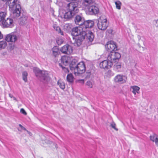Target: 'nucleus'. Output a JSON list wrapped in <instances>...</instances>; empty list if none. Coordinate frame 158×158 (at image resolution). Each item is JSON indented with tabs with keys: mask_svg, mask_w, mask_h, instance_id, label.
<instances>
[{
	"mask_svg": "<svg viewBox=\"0 0 158 158\" xmlns=\"http://www.w3.org/2000/svg\"><path fill=\"white\" fill-rule=\"evenodd\" d=\"M4 1H7L9 8L12 11L11 17L17 19L20 15L21 9V6L19 1L17 0H2Z\"/></svg>",
	"mask_w": 158,
	"mask_h": 158,
	"instance_id": "nucleus-1",
	"label": "nucleus"
},
{
	"mask_svg": "<svg viewBox=\"0 0 158 158\" xmlns=\"http://www.w3.org/2000/svg\"><path fill=\"white\" fill-rule=\"evenodd\" d=\"M78 3L77 2H71L67 6V11L64 15V18L66 20L70 19L78 13L79 10L78 8Z\"/></svg>",
	"mask_w": 158,
	"mask_h": 158,
	"instance_id": "nucleus-2",
	"label": "nucleus"
},
{
	"mask_svg": "<svg viewBox=\"0 0 158 158\" xmlns=\"http://www.w3.org/2000/svg\"><path fill=\"white\" fill-rule=\"evenodd\" d=\"M97 26L99 29L104 30L108 26L107 20L104 16H101L97 20Z\"/></svg>",
	"mask_w": 158,
	"mask_h": 158,
	"instance_id": "nucleus-3",
	"label": "nucleus"
},
{
	"mask_svg": "<svg viewBox=\"0 0 158 158\" xmlns=\"http://www.w3.org/2000/svg\"><path fill=\"white\" fill-rule=\"evenodd\" d=\"M121 57L120 54L118 52H110L108 55L107 60L113 64V63H115Z\"/></svg>",
	"mask_w": 158,
	"mask_h": 158,
	"instance_id": "nucleus-4",
	"label": "nucleus"
},
{
	"mask_svg": "<svg viewBox=\"0 0 158 158\" xmlns=\"http://www.w3.org/2000/svg\"><path fill=\"white\" fill-rule=\"evenodd\" d=\"M86 35V32H84L83 33L81 36L80 35L78 36H77L76 38L73 37L74 42H73L72 41V42L75 46H80L81 44L82 41L85 39Z\"/></svg>",
	"mask_w": 158,
	"mask_h": 158,
	"instance_id": "nucleus-5",
	"label": "nucleus"
},
{
	"mask_svg": "<svg viewBox=\"0 0 158 158\" xmlns=\"http://www.w3.org/2000/svg\"><path fill=\"white\" fill-rule=\"evenodd\" d=\"M19 38V35L17 32H12L7 35L5 40L7 42H15Z\"/></svg>",
	"mask_w": 158,
	"mask_h": 158,
	"instance_id": "nucleus-6",
	"label": "nucleus"
},
{
	"mask_svg": "<svg viewBox=\"0 0 158 158\" xmlns=\"http://www.w3.org/2000/svg\"><path fill=\"white\" fill-rule=\"evenodd\" d=\"M86 69L85 65L83 62H81L77 64L76 69H75L74 73L82 74L84 73Z\"/></svg>",
	"mask_w": 158,
	"mask_h": 158,
	"instance_id": "nucleus-7",
	"label": "nucleus"
},
{
	"mask_svg": "<svg viewBox=\"0 0 158 158\" xmlns=\"http://www.w3.org/2000/svg\"><path fill=\"white\" fill-rule=\"evenodd\" d=\"M99 12V9L98 7L93 4L89 6L86 13L88 15H93L98 14Z\"/></svg>",
	"mask_w": 158,
	"mask_h": 158,
	"instance_id": "nucleus-8",
	"label": "nucleus"
},
{
	"mask_svg": "<svg viewBox=\"0 0 158 158\" xmlns=\"http://www.w3.org/2000/svg\"><path fill=\"white\" fill-rule=\"evenodd\" d=\"M106 47L107 48V51L109 52H115L117 49L116 43L112 41L108 42L106 45Z\"/></svg>",
	"mask_w": 158,
	"mask_h": 158,
	"instance_id": "nucleus-9",
	"label": "nucleus"
},
{
	"mask_svg": "<svg viewBox=\"0 0 158 158\" xmlns=\"http://www.w3.org/2000/svg\"><path fill=\"white\" fill-rule=\"evenodd\" d=\"M41 81L44 83H46L49 81L50 78L48 73L47 71H43L41 74L38 78Z\"/></svg>",
	"mask_w": 158,
	"mask_h": 158,
	"instance_id": "nucleus-10",
	"label": "nucleus"
},
{
	"mask_svg": "<svg viewBox=\"0 0 158 158\" xmlns=\"http://www.w3.org/2000/svg\"><path fill=\"white\" fill-rule=\"evenodd\" d=\"M83 29L82 27H75L72 29L71 34L73 36L76 37L80 35L81 36L83 33L86 32L83 30Z\"/></svg>",
	"mask_w": 158,
	"mask_h": 158,
	"instance_id": "nucleus-11",
	"label": "nucleus"
},
{
	"mask_svg": "<svg viewBox=\"0 0 158 158\" xmlns=\"http://www.w3.org/2000/svg\"><path fill=\"white\" fill-rule=\"evenodd\" d=\"M60 51L63 53L70 54L73 52V47L68 44H66L61 48Z\"/></svg>",
	"mask_w": 158,
	"mask_h": 158,
	"instance_id": "nucleus-12",
	"label": "nucleus"
},
{
	"mask_svg": "<svg viewBox=\"0 0 158 158\" xmlns=\"http://www.w3.org/2000/svg\"><path fill=\"white\" fill-rule=\"evenodd\" d=\"M84 18L81 15H77L75 17L74 22L76 24L82 27L85 22Z\"/></svg>",
	"mask_w": 158,
	"mask_h": 158,
	"instance_id": "nucleus-13",
	"label": "nucleus"
},
{
	"mask_svg": "<svg viewBox=\"0 0 158 158\" xmlns=\"http://www.w3.org/2000/svg\"><path fill=\"white\" fill-rule=\"evenodd\" d=\"M126 79L127 77L121 74H118L114 78V81L115 82L120 84L125 83Z\"/></svg>",
	"mask_w": 158,
	"mask_h": 158,
	"instance_id": "nucleus-14",
	"label": "nucleus"
},
{
	"mask_svg": "<svg viewBox=\"0 0 158 158\" xmlns=\"http://www.w3.org/2000/svg\"><path fill=\"white\" fill-rule=\"evenodd\" d=\"M4 27L11 28L14 26L13 21L11 18H7L2 21V24Z\"/></svg>",
	"mask_w": 158,
	"mask_h": 158,
	"instance_id": "nucleus-15",
	"label": "nucleus"
},
{
	"mask_svg": "<svg viewBox=\"0 0 158 158\" xmlns=\"http://www.w3.org/2000/svg\"><path fill=\"white\" fill-rule=\"evenodd\" d=\"M113 64L110 63L109 61L106 60H104L99 64V66L101 68L110 69L112 66Z\"/></svg>",
	"mask_w": 158,
	"mask_h": 158,
	"instance_id": "nucleus-16",
	"label": "nucleus"
},
{
	"mask_svg": "<svg viewBox=\"0 0 158 158\" xmlns=\"http://www.w3.org/2000/svg\"><path fill=\"white\" fill-rule=\"evenodd\" d=\"M94 25V22L92 20H85L82 26L83 29L89 28L92 27Z\"/></svg>",
	"mask_w": 158,
	"mask_h": 158,
	"instance_id": "nucleus-17",
	"label": "nucleus"
},
{
	"mask_svg": "<svg viewBox=\"0 0 158 158\" xmlns=\"http://www.w3.org/2000/svg\"><path fill=\"white\" fill-rule=\"evenodd\" d=\"M77 61L75 59L73 60L69 64L70 69L71 70L75 72V69H76L77 66Z\"/></svg>",
	"mask_w": 158,
	"mask_h": 158,
	"instance_id": "nucleus-18",
	"label": "nucleus"
},
{
	"mask_svg": "<svg viewBox=\"0 0 158 158\" xmlns=\"http://www.w3.org/2000/svg\"><path fill=\"white\" fill-rule=\"evenodd\" d=\"M86 37L88 40L90 42H92L93 41L94 36L93 33L91 31H89L88 33H86V35L85 37Z\"/></svg>",
	"mask_w": 158,
	"mask_h": 158,
	"instance_id": "nucleus-19",
	"label": "nucleus"
},
{
	"mask_svg": "<svg viewBox=\"0 0 158 158\" xmlns=\"http://www.w3.org/2000/svg\"><path fill=\"white\" fill-rule=\"evenodd\" d=\"M83 4L85 6H89L94 4V0H83Z\"/></svg>",
	"mask_w": 158,
	"mask_h": 158,
	"instance_id": "nucleus-20",
	"label": "nucleus"
},
{
	"mask_svg": "<svg viewBox=\"0 0 158 158\" xmlns=\"http://www.w3.org/2000/svg\"><path fill=\"white\" fill-rule=\"evenodd\" d=\"M52 54L53 56L55 57L56 56L60 53V51L59 49L57 47H55L53 48L52 49Z\"/></svg>",
	"mask_w": 158,
	"mask_h": 158,
	"instance_id": "nucleus-21",
	"label": "nucleus"
},
{
	"mask_svg": "<svg viewBox=\"0 0 158 158\" xmlns=\"http://www.w3.org/2000/svg\"><path fill=\"white\" fill-rule=\"evenodd\" d=\"M6 13L4 12H0V25L2 24V21H4L6 17Z\"/></svg>",
	"mask_w": 158,
	"mask_h": 158,
	"instance_id": "nucleus-22",
	"label": "nucleus"
},
{
	"mask_svg": "<svg viewBox=\"0 0 158 158\" xmlns=\"http://www.w3.org/2000/svg\"><path fill=\"white\" fill-rule=\"evenodd\" d=\"M33 71L34 72L35 76L38 78L41 74V72L42 71L40 70L37 68H34L33 69Z\"/></svg>",
	"mask_w": 158,
	"mask_h": 158,
	"instance_id": "nucleus-23",
	"label": "nucleus"
},
{
	"mask_svg": "<svg viewBox=\"0 0 158 158\" xmlns=\"http://www.w3.org/2000/svg\"><path fill=\"white\" fill-rule=\"evenodd\" d=\"M61 61L62 64L65 66L68 65L69 64L68 58L66 57H62L61 59Z\"/></svg>",
	"mask_w": 158,
	"mask_h": 158,
	"instance_id": "nucleus-24",
	"label": "nucleus"
},
{
	"mask_svg": "<svg viewBox=\"0 0 158 158\" xmlns=\"http://www.w3.org/2000/svg\"><path fill=\"white\" fill-rule=\"evenodd\" d=\"M27 17L26 16H23L21 17L19 19V23L22 25H24L27 22Z\"/></svg>",
	"mask_w": 158,
	"mask_h": 158,
	"instance_id": "nucleus-25",
	"label": "nucleus"
},
{
	"mask_svg": "<svg viewBox=\"0 0 158 158\" xmlns=\"http://www.w3.org/2000/svg\"><path fill=\"white\" fill-rule=\"evenodd\" d=\"M131 88L132 90V92L134 94H136V93L138 94L139 93V92L140 88L139 87L136 86H131Z\"/></svg>",
	"mask_w": 158,
	"mask_h": 158,
	"instance_id": "nucleus-26",
	"label": "nucleus"
},
{
	"mask_svg": "<svg viewBox=\"0 0 158 158\" xmlns=\"http://www.w3.org/2000/svg\"><path fill=\"white\" fill-rule=\"evenodd\" d=\"M121 66V63L120 62H117L114 65V68L115 70L118 72L120 70Z\"/></svg>",
	"mask_w": 158,
	"mask_h": 158,
	"instance_id": "nucleus-27",
	"label": "nucleus"
},
{
	"mask_svg": "<svg viewBox=\"0 0 158 158\" xmlns=\"http://www.w3.org/2000/svg\"><path fill=\"white\" fill-rule=\"evenodd\" d=\"M73 77L72 74H68L67 76V81L69 82H72L73 81Z\"/></svg>",
	"mask_w": 158,
	"mask_h": 158,
	"instance_id": "nucleus-28",
	"label": "nucleus"
},
{
	"mask_svg": "<svg viewBox=\"0 0 158 158\" xmlns=\"http://www.w3.org/2000/svg\"><path fill=\"white\" fill-rule=\"evenodd\" d=\"M22 76L23 80L25 82H27V77L28 76V73L27 72L24 71L22 72Z\"/></svg>",
	"mask_w": 158,
	"mask_h": 158,
	"instance_id": "nucleus-29",
	"label": "nucleus"
},
{
	"mask_svg": "<svg viewBox=\"0 0 158 158\" xmlns=\"http://www.w3.org/2000/svg\"><path fill=\"white\" fill-rule=\"evenodd\" d=\"M7 45V43L5 41H0V50L2 48H4Z\"/></svg>",
	"mask_w": 158,
	"mask_h": 158,
	"instance_id": "nucleus-30",
	"label": "nucleus"
},
{
	"mask_svg": "<svg viewBox=\"0 0 158 158\" xmlns=\"http://www.w3.org/2000/svg\"><path fill=\"white\" fill-rule=\"evenodd\" d=\"M57 83L61 89H64L65 88V84L64 82L62 81H58L57 82Z\"/></svg>",
	"mask_w": 158,
	"mask_h": 158,
	"instance_id": "nucleus-31",
	"label": "nucleus"
},
{
	"mask_svg": "<svg viewBox=\"0 0 158 158\" xmlns=\"http://www.w3.org/2000/svg\"><path fill=\"white\" fill-rule=\"evenodd\" d=\"M115 4L116 5V8L118 9H121V6L122 5V3L119 1H117L115 2Z\"/></svg>",
	"mask_w": 158,
	"mask_h": 158,
	"instance_id": "nucleus-32",
	"label": "nucleus"
},
{
	"mask_svg": "<svg viewBox=\"0 0 158 158\" xmlns=\"http://www.w3.org/2000/svg\"><path fill=\"white\" fill-rule=\"evenodd\" d=\"M55 29L59 34H60L62 35H64L63 32L61 30L60 28L58 27H54Z\"/></svg>",
	"mask_w": 158,
	"mask_h": 158,
	"instance_id": "nucleus-33",
	"label": "nucleus"
},
{
	"mask_svg": "<svg viewBox=\"0 0 158 158\" xmlns=\"http://www.w3.org/2000/svg\"><path fill=\"white\" fill-rule=\"evenodd\" d=\"M91 75V71L89 70H88L86 71L85 74V78L86 79L89 78Z\"/></svg>",
	"mask_w": 158,
	"mask_h": 158,
	"instance_id": "nucleus-34",
	"label": "nucleus"
},
{
	"mask_svg": "<svg viewBox=\"0 0 158 158\" xmlns=\"http://www.w3.org/2000/svg\"><path fill=\"white\" fill-rule=\"evenodd\" d=\"M59 65L60 67L62 68L63 71L65 73H68L69 72V70L67 68L64 67L60 63H59Z\"/></svg>",
	"mask_w": 158,
	"mask_h": 158,
	"instance_id": "nucleus-35",
	"label": "nucleus"
},
{
	"mask_svg": "<svg viewBox=\"0 0 158 158\" xmlns=\"http://www.w3.org/2000/svg\"><path fill=\"white\" fill-rule=\"evenodd\" d=\"M157 137V135L156 134H153L150 137V140L152 142H154L155 139Z\"/></svg>",
	"mask_w": 158,
	"mask_h": 158,
	"instance_id": "nucleus-36",
	"label": "nucleus"
},
{
	"mask_svg": "<svg viewBox=\"0 0 158 158\" xmlns=\"http://www.w3.org/2000/svg\"><path fill=\"white\" fill-rule=\"evenodd\" d=\"M110 126L115 130L118 131V129L115 127L116 124L114 122H112L110 123Z\"/></svg>",
	"mask_w": 158,
	"mask_h": 158,
	"instance_id": "nucleus-37",
	"label": "nucleus"
},
{
	"mask_svg": "<svg viewBox=\"0 0 158 158\" xmlns=\"http://www.w3.org/2000/svg\"><path fill=\"white\" fill-rule=\"evenodd\" d=\"M86 84L90 88H92L93 86V85L92 84V82L90 81H87L86 83Z\"/></svg>",
	"mask_w": 158,
	"mask_h": 158,
	"instance_id": "nucleus-38",
	"label": "nucleus"
},
{
	"mask_svg": "<svg viewBox=\"0 0 158 158\" xmlns=\"http://www.w3.org/2000/svg\"><path fill=\"white\" fill-rule=\"evenodd\" d=\"M70 27L69 24H66L64 26V29H66L67 30L69 31L70 30Z\"/></svg>",
	"mask_w": 158,
	"mask_h": 158,
	"instance_id": "nucleus-39",
	"label": "nucleus"
},
{
	"mask_svg": "<svg viewBox=\"0 0 158 158\" xmlns=\"http://www.w3.org/2000/svg\"><path fill=\"white\" fill-rule=\"evenodd\" d=\"M20 112L23 114L25 115H26L27 113L25 111V110L23 108H21L20 110Z\"/></svg>",
	"mask_w": 158,
	"mask_h": 158,
	"instance_id": "nucleus-40",
	"label": "nucleus"
},
{
	"mask_svg": "<svg viewBox=\"0 0 158 158\" xmlns=\"http://www.w3.org/2000/svg\"><path fill=\"white\" fill-rule=\"evenodd\" d=\"M155 142V144L157 146H158V138L157 137L155 139L154 142Z\"/></svg>",
	"mask_w": 158,
	"mask_h": 158,
	"instance_id": "nucleus-41",
	"label": "nucleus"
},
{
	"mask_svg": "<svg viewBox=\"0 0 158 158\" xmlns=\"http://www.w3.org/2000/svg\"><path fill=\"white\" fill-rule=\"evenodd\" d=\"M19 126L21 128V129L24 131H27V129L23 126L21 124H19Z\"/></svg>",
	"mask_w": 158,
	"mask_h": 158,
	"instance_id": "nucleus-42",
	"label": "nucleus"
},
{
	"mask_svg": "<svg viewBox=\"0 0 158 158\" xmlns=\"http://www.w3.org/2000/svg\"><path fill=\"white\" fill-rule=\"evenodd\" d=\"M3 37V35L2 34L0 31V40L2 39Z\"/></svg>",
	"mask_w": 158,
	"mask_h": 158,
	"instance_id": "nucleus-43",
	"label": "nucleus"
},
{
	"mask_svg": "<svg viewBox=\"0 0 158 158\" xmlns=\"http://www.w3.org/2000/svg\"><path fill=\"white\" fill-rule=\"evenodd\" d=\"M79 81L80 83L82 84H84V81L83 80H79Z\"/></svg>",
	"mask_w": 158,
	"mask_h": 158,
	"instance_id": "nucleus-44",
	"label": "nucleus"
},
{
	"mask_svg": "<svg viewBox=\"0 0 158 158\" xmlns=\"http://www.w3.org/2000/svg\"><path fill=\"white\" fill-rule=\"evenodd\" d=\"M156 26L158 27V19L156 21Z\"/></svg>",
	"mask_w": 158,
	"mask_h": 158,
	"instance_id": "nucleus-45",
	"label": "nucleus"
},
{
	"mask_svg": "<svg viewBox=\"0 0 158 158\" xmlns=\"http://www.w3.org/2000/svg\"><path fill=\"white\" fill-rule=\"evenodd\" d=\"M26 131L27 132L29 135H32V134H31V132H29V131H28L27 130V131Z\"/></svg>",
	"mask_w": 158,
	"mask_h": 158,
	"instance_id": "nucleus-46",
	"label": "nucleus"
},
{
	"mask_svg": "<svg viewBox=\"0 0 158 158\" xmlns=\"http://www.w3.org/2000/svg\"><path fill=\"white\" fill-rule=\"evenodd\" d=\"M9 96H10L11 98H13V96L12 95H11V94H9Z\"/></svg>",
	"mask_w": 158,
	"mask_h": 158,
	"instance_id": "nucleus-47",
	"label": "nucleus"
},
{
	"mask_svg": "<svg viewBox=\"0 0 158 158\" xmlns=\"http://www.w3.org/2000/svg\"><path fill=\"white\" fill-rule=\"evenodd\" d=\"M13 49H14V46L13 47L12 46H11L10 48V49L11 50H12Z\"/></svg>",
	"mask_w": 158,
	"mask_h": 158,
	"instance_id": "nucleus-48",
	"label": "nucleus"
},
{
	"mask_svg": "<svg viewBox=\"0 0 158 158\" xmlns=\"http://www.w3.org/2000/svg\"><path fill=\"white\" fill-rule=\"evenodd\" d=\"M138 38L139 40H140V37L139 36V35H138Z\"/></svg>",
	"mask_w": 158,
	"mask_h": 158,
	"instance_id": "nucleus-49",
	"label": "nucleus"
},
{
	"mask_svg": "<svg viewBox=\"0 0 158 158\" xmlns=\"http://www.w3.org/2000/svg\"><path fill=\"white\" fill-rule=\"evenodd\" d=\"M13 99H14V100L17 101L16 99V98L15 97H13Z\"/></svg>",
	"mask_w": 158,
	"mask_h": 158,
	"instance_id": "nucleus-50",
	"label": "nucleus"
},
{
	"mask_svg": "<svg viewBox=\"0 0 158 158\" xmlns=\"http://www.w3.org/2000/svg\"><path fill=\"white\" fill-rule=\"evenodd\" d=\"M109 72H111V71H109Z\"/></svg>",
	"mask_w": 158,
	"mask_h": 158,
	"instance_id": "nucleus-51",
	"label": "nucleus"
}]
</instances>
